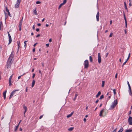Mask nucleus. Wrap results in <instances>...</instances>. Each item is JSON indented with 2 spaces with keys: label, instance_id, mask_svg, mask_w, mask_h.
I'll return each instance as SVG.
<instances>
[{
  "label": "nucleus",
  "instance_id": "obj_1",
  "mask_svg": "<svg viewBox=\"0 0 132 132\" xmlns=\"http://www.w3.org/2000/svg\"><path fill=\"white\" fill-rule=\"evenodd\" d=\"M118 103L117 100H115L112 103V105L110 106L109 110H112L114 109V107L116 106Z\"/></svg>",
  "mask_w": 132,
  "mask_h": 132
},
{
  "label": "nucleus",
  "instance_id": "obj_2",
  "mask_svg": "<svg viewBox=\"0 0 132 132\" xmlns=\"http://www.w3.org/2000/svg\"><path fill=\"white\" fill-rule=\"evenodd\" d=\"M85 68H87L89 66V62L87 60H85L84 62Z\"/></svg>",
  "mask_w": 132,
  "mask_h": 132
},
{
  "label": "nucleus",
  "instance_id": "obj_3",
  "mask_svg": "<svg viewBox=\"0 0 132 132\" xmlns=\"http://www.w3.org/2000/svg\"><path fill=\"white\" fill-rule=\"evenodd\" d=\"M21 0H17L16 3L15 5V8H18L20 4Z\"/></svg>",
  "mask_w": 132,
  "mask_h": 132
},
{
  "label": "nucleus",
  "instance_id": "obj_4",
  "mask_svg": "<svg viewBox=\"0 0 132 132\" xmlns=\"http://www.w3.org/2000/svg\"><path fill=\"white\" fill-rule=\"evenodd\" d=\"M13 54L12 53L10 55V56L8 59V61H10V62H11V61H12V59H13Z\"/></svg>",
  "mask_w": 132,
  "mask_h": 132
},
{
  "label": "nucleus",
  "instance_id": "obj_5",
  "mask_svg": "<svg viewBox=\"0 0 132 132\" xmlns=\"http://www.w3.org/2000/svg\"><path fill=\"white\" fill-rule=\"evenodd\" d=\"M132 118L131 117H129L128 119V122L129 124L131 125H132Z\"/></svg>",
  "mask_w": 132,
  "mask_h": 132
},
{
  "label": "nucleus",
  "instance_id": "obj_6",
  "mask_svg": "<svg viewBox=\"0 0 132 132\" xmlns=\"http://www.w3.org/2000/svg\"><path fill=\"white\" fill-rule=\"evenodd\" d=\"M98 62L99 63H101V58L100 54L99 53H98Z\"/></svg>",
  "mask_w": 132,
  "mask_h": 132
},
{
  "label": "nucleus",
  "instance_id": "obj_7",
  "mask_svg": "<svg viewBox=\"0 0 132 132\" xmlns=\"http://www.w3.org/2000/svg\"><path fill=\"white\" fill-rule=\"evenodd\" d=\"M19 90H14L13 92H12L9 98V99H10L13 95L15 93V92L16 91H18Z\"/></svg>",
  "mask_w": 132,
  "mask_h": 132
},
{
  "label": "nucleus",
  "instance_id": "obj_8",
  "mask_svg": "<svg viewBox=\"0 0 132 132\" xmlns=\"http://www.w3.org/2000/svg\"><path fill=\"white\" fill-rule=\"evenodd\" d=\"M12 62V61H11V62L10 61H9L8 60L7 61V68H8L9 67H10L11 66V63Z\"/></svg>",
  "mask_w": 132,
  "mask_h": 132
},
{
  "label": "nucleus",
  "instance_id": "obj_9",
  "mask_svg": "<svg viewBox=\"0 0 132 132\" xmlns=\"http://www.w3.org/2000/svg\"><path fill=\"white\" fill-rule=\"evenodd\" d=\"M130 55V53H129V54L128 56V57L127 59L126 60V61H125V62L123 63V65L122 66V67H123V65L125 64L127 62V61L128 60V59H129V58Z\"/></svg>",
  "mask_w": 132,
  "mask_h": 132
},
{
  "label": "nucleus",
  "instance_id": "obj_10",
  "mask_svg": "<svg viewBox=\"0 0 132 132\" xmlns=\"http://www.w3.org/2000/svg\"><path fill=\"white\" fill-rule=\"evenodd\" d=\"M23 107L24 109V115L25 113L27 111V107L24 104L23 105Z\"/></svg>",
  "mask_w": 132,
  "mask_h": 132
},
{
  "label": "nucleus",
  "instance_id": "obj_11",
  "mask_svg": "<svg viewBox=\"0 0 132 132\" xmlns=\"http://www.w3.org/2000/svg\"><path fill=\"white\" fill-rule=\"evenodd\" d=\"M99 12H98L97 13V15H96V18L97 21H98L99 20Z\"/></svg>",
  "mask_w": 132,
  "mask_h": 132
},
{
  "label": "nucleus",
  "instance_id": "obj_12",
  "mask_svg": "<svg viewBox=\"0 0 132 132\" xmlns=\"http://www.w3.org/2000/svg\"><path fill=\"white\" fill-rule=\"evenodd\" d=\"M23 18H22V19L20 21V22L19 23V27H21V26H22V21H23Z\"/></svg>",
  "mask_w": 132,
  "mask_h": 132
},
{
  "label": "nucleus",
  "instance_id": "obj_13",
  "mask_svg": "<svg viewBox=\"0 0 132 132\" xmlns=\"http://www.w3.org/2000/svg\"><path fill=\"white\" fill-rule=\"evenodd\" d=\"M33 12L34 13V14L36 15H37V12L36 11V8L33 11Z\"/></svg>",
  "mask_w": 132,
  "mask_h": 132
},
{
  "label": "nucleus",
  "instance_id": "obj_14",
  "mask_svg": "<svg viewBox=\"0 0 132 132\" xmlns=\"http://www.w3.org/2000/svg\"><path fill=\"white\" fill-rule=\"evenodd\" d=\"M9 44H10L12 42V38L11 36L9 37Z\"/></svg>",
  "mask_w": 132,
  "mask_h": 132
},
{
  "label": "nucleus",
  "instance_id": "obj_15",
  "mask_svg": "<svg viewBox=\"0 0 132 132\" xmlns=\"http://www.w3.org/2000/svg\"><path fill=\"white\" fill-rule=\"evenodd\" d=\"M104 109H103L101 111L99 114V116H102V113L104 111Z\"/></svg>",
  "mask_w": 132,
  "mask_h": 132
},
{
  "label": "nucleus",
  "instance_id": "obj_16",
  "mask_svg": "<svg viewBox=\"0 0 132 132\" xmlns=\"http://www.w3.org/2000/svg\"><path fill=\"white\" fill-rule=\"evenodd\" d=\"M73 112H72L70 114H69L67 116V117L68 118H69L70 117L72 116V115L73 114Z\"/></svg>",
  "mask_w": 132,
  "mask_h": 132
},
{
  "label": "nucleus",
  "instance_id": "obj_17",
  "mask_svg": "<svg viewBox=\"0 0 132 132\" xmlns=\"http://www.w3.org/2000/svg\"><path fill=\"white\" fill-rule=\"evenodd\" d=\"M35 81L34 80H33L32 81V87H33L35 85Z\"/></svg>",
  "mask_w": 132,
  "mask_h": 132
},
{
  "label": "nucleus",
  "instance_id": "obj_18",
  "mask_svg": "<svg viewBox=\"0 0 132 132\" xmlns=\"http://www.w3.org/2000/svg\"><path fill=\"white\" fill-rule=\"evenodd\" d=\"M124 6H125V9L127 11H128V9L127 7V6L126 5V3L125 2H124Z\"/></svg>",
  "mask_w": 132,
  "mask_h": 132
},
{
  "label": "nucleus",
  "instance_id": "obj_19",
  "mask_svg": "<svg viewBox=\"0 0 132 132\" xmlns=\"http://www.w3.org/2000/svg\"><path fill=\"white\" fill-rule=\"evenodd\" d=\"M101 92L100 91H99L98 92V93L96 95V97H98L101 94Z\"/></svg>",
  "mask_w": 132,
  "mask_h": 132
},
{
  "label": "nucleus",
  "instance_id": "obj_20",
  "mask_svg": "<svg viewBox=\"0 0 132 132\" xmlns=\"http://www.w3.org/2000/svg\"><path fill=\"white\" fill-rule=\"evenodd\" d=\"M73 129H74L73 127H70L68 129V130L69 131H72L73 130Z\"/></svg>",
  "mask_w": 132,
  "mask_h": 132
},
{
  "label": "nucleus",
  "instance_id": "obj_21",
  "mask_svg": "<svg viewBox=\"0 0 132 132\" xmlns=\"http://www.w3.org/2000/svg\"><path fill=\"white\" fill-rule=\"evenodd\" d=\"M17 43L18 46V49L20 47V41H18L17 42Z\"/></svg>",
  "mask_w": 132,
  "mask_h": 132
},
{
  "label": "nucleus",
  "instance_id": "obj_22",
  "mask_svg": "<svg viewBox=\"0 0 132 132\" xmlns=\"http://www.w3.org/2000/svg\"><path fill=\"white\" fill-rule=\"evenodd\" d=\"M19 126L18 125L17 126H16L14 130V131H16L18 129V128Z\"/></svg>",
  "mask_w": 132,
  "mask_h": 132
},
{
  "label": "nucleus",
  "instance_id": "obj_23",
  "mask_svg": "<svg viewBox=\"0 0 132 132\" xmlns=\"http://www.w3.org/2000/svg\"><path fill=\"white\" fill-rule=\"evenodd\" d=\"M89 59L90 62H92L93 61V60L92 57L91 56H89Z\"/></svg>",
  "mask_w": 132,
  "mask_h": 132
},
{
  "label": "nucleus",
  "instance_id": "obj_24",
  "mask_svg": "<svg viewBox=\"0 0 132 132\" xmlns=\"http://www.w3.org/2000/svg\"><path fill=\"white\" fill-rule=\"evenodd\" d=\"M105 83V81H102V87H103L104 86Z\"/></svg>",
  "mask_w": 132,
  "mask_h": 132
},
{
  "label": "nucleus",
  "instance_id": "obj_25",
  "mask_svg": "<svg viewBox=\"0 0 132 132\" xmlns=\"http://www.w3.org/2000/svg\"><path fill=\"white\" fill-rule=\"evenodd\" d=\"M129 93L130 95H132V92L131 89H129Z\"/></svg>",
  "mask_w": 132,
  "mask_h": 132
},
{
  "label": "nucleus",
  "instance_id": "obj_26",
  "mask_svg": "<svg viewBox=\"0 0 132 132\" xmlns=\"http://www.w3.org/2000/svg\"><path fill=\"white\" fill-rule=\"evenodd\" d=\"M131 129H128L125 132H131L132 130Z\"/></svg>",
  "mask_w": 132,
  "mask_h": 132
},
{
  "label": "nucleus",
  "instance_id": "obj_27",
  "mask_svg": "<svg viewBox=\"0 0 132 132\" xmlns=\"http://www.w3.org/2000/svg\"><path fill=\"white\" fill-rule=\"evenodd\" d=\"M6 90H5L3 93V96H6Z\"/></svg>",
  "mask_w": 132,
  "mask_h": 132
},
{
  "label": "nucleus",
  "instance_id": "obj_28",
  "mask_svg": "<svg viewBox=\"0 0 132 132\" xmlns=\"http://www.w3.org/2000/svg\"><path fill=\"white\" fill-rule=\"evenodd\" d=\"M27 41H25L24 42V47H26L27 46V44H26V43L27 42Z\"/></svg>",
  "mask_w": 132,
  "mask_h": 132
},
{
  "label": "nucleus",
  "instance_id": "obj_29",
  "mask_svg": "<svg viewBox=\"0 0 132 132\" xmlns=\"http://www.w3.org/2000/svg\"><path fill=\"white\" fill-rule=\"evenodd\" d=\"M63 5V4H62V3H61V4L59 5V8H58V9H60V8L62 7V6Z\"/></svg>",
  "mask_w": 132,
  "mask_h": 132
},
{
  "label": "nucleus",
  "instance_id": "obj_30",
  "mask_svg": "<svg viewBox=\"0 0 132 132\" xmlns=\"http://www.w3.org/2000/svg\"><path fill=\"white\" fill-rule=\"evenodd\" d=\"M78 96V94H75V97L74 98L73 100L74 101H75V100L76 99V97H77V96Z\"/></svg>",
  "mask_w": 132,
  "mask_h": 132
},
{
  "label": "nucleus",
  "instance_id": "obj_31",
  "mask_svg": "<svg viewBox=\"0 0 132 132\" xmlns=\"http://www.w3.org/2000/svg\"><path fill=\"white\" fill-rule=\"evenodd\" d=\"M104 98V95H101V96H100V99L101 100L102 98Z\"/></svg>",
  "mask_w": 132,
  "mask_h": 132
},
{
  "label": "nucleus",
  "instance_id": "obj_32",
  "mask_svg": "<svg viewBox=\"0 0 132 132\" xmlns=\"http://www.w3.org/2000/svg\"><path fill=\"white\" fill-rule=\"evenodd\" d=\"M13 74L10 77V78H9V81H11V80L12 79V76H13Z\"/></svg>",
  "mask_w": 132,
  "mask_h": 132
},
{
  "label": "nucleus",
  "instance_id": "obj_33",
  "mask_svg": "<svg viewBox=\"0 0 132 132\" xmlns=\"http://www.w3.org/2000/svg\"><path fill=\"white\" fill-rule=\"evenodd\" d=\"M2 25V21H0V29H1V27Z\"/></svg>",
  "mask_w": 132,
  "mask_h": 132
},
{
  "label": "nucleus",
  "instance_id": "obj_34",
  "mask_svg": "<svg viewBox=\"0 0 132 132\" xmlns=\"http://www.w3.org/2000/svg\"><path fill=\"white\" fill-rule=\"evenodd\" d=\"M67 2V0H64L63 3H62L63 5L65 4Z\"/></svg>",
  "mask_w": 132,
  "mask_h": 132
},
{
  "label": "nucleus",
  "instance_id": "obj_35",
  "mask_svg": "<svg viewBox=\"0 0 132 132\" xmlns=\"http://www.w3.org/2000/svg\"><path fill=\"white\" fill-rule=\"evenodd\" d=\"M114 95H115L116 94V90L115 89H114L113 90Z\"/></svg>",
  "mask_w": 132,
  "mask_h": 132
},
{
  "label": "nucleus",
  "instance_id": "obj_36",
  "mask_svg": "<svg viewBox=\"0 0 132 132\" xmlns=\"http://www.w3.org/2000/svg\"><path fill=\"white\" fill-rule=\"evenodd\" d=\"M113 35V33L111 32L110 33V35L109 36V37H112V36Z\"/></svg>",
  "mask_w": 132,
  "mask_h": 132
},
{
  "label": "nucleus",
  "instance_id": "obj_37",
  "mask_svg": "<svg viewBox=\"0 0 132 132\" xmlns=\"http://www.w3.org/2000/svg\"><path fill=\"white\" fill-rule=\"evenodd\" d=\"M6 12L7 13H8L9 11V10L8 9L7 7H6Z\"/></svg>",
  "mask_w": 132,
  "mask_h": 132
},
{
  "label": "nucleus",
  "instance_id": "obj_38",
  "mask_svg": "<svg viewBox=\"0 0 132 132\" xmlns=\"http://www.w3.org/2000/svg\"><path fill=\"white\" fill-rule=\"evenodd\" d=\"M4 13H5V20H6V19L7 18V16H6V13L5 12V11H4Z\"/></svg>",
  "mask_w": 132,
  "mask_h": 132
},
{
  "label": "nucleus",
  "instance_id": "obj_39",
  "mask_svg": "<svg viewBox=\"0 0 132 132\" xmlns=\"http://www.w3.org/2000/svg\"><path fill=\"white\" fill-rule=\"evenodd\" d=\"M9 86H11L12 85V84H11V81H9Z\"/></svg>",
  "mask_w": 132,
  "mask_h": 132
},
{
  "label": "nucleus",
  "instance_id": "obj_40",
  "mask_svg": "<svg viewBox=\"0 0 132 132\" xmlns=\"http://www.w3.org/2000/svg\"><path fill=\"white\" fill-rule=\"evenodd\" d=\"M40 3V2L39 1H37L36 2V4H39Z\"/></svg>",
  "mask_w": 132,
  "mask_h": 132
},
{
  "label": "nucleus",
  "instance_id": "obj_41",
  "mask_svg": "<svg viewBox=\"0 0 132 132\" xmlns=\"http://www.w3.org/2000/svg\"><path fill=\"white\" fill-rule=\"evenodd\" d=\"M8 13V15L10 17H11V15L9 12Z\"/></svg>",
  "mask_w": 132,
  "mask_h": 132
},
{
  "label": "nucleus",
  "instance_id": "obj_42",
  "mask_svg": "<svg viewBox=\"0 0 132 132\" xmlns=\"http://www.w3.org/2000/svg\"><path fill=\"white\" fill-rule=\"evenodd\" d=\"M124 19L125 20V22L126 23L127 22V21L126 17H125V18H124Z\"/></svg>",
  "mask_w": 132,
  "mask_h": 132
},
{
  "label": "nucleus",
  "instance_id": "obj_43",
  "mask_svg": "<svg viewBox=\"0 0 132 132\" xmlns=\"http://www.w3.org/2000/svg\"><path fill=\"white\" fill-rule=\"evenodd\" d=\"M23 75H24V74H23V75H21V76H19L18 77V79H20V78H21V76H22Z\"/></svg>",
  "mask_w": 132,
  "mask_h": 132
},
{
  "label": "nucleus",
  "instance_id": "obj_44",
  "mask_svg": "<svg viewBox=\"0 0 132 132\" xmlns=\"http://www.w3.org/2000/svg\"><path fill=\"white\" fill-rule=\"evenodd\" d=\"M35 74L34 73L33 74V76H32V78H34V77H35Z\"/></svg>",
  "mask_w": 132,
  "mask_h": 132
},
{
  "label": "nucleus",
  "instance_id": "obj_45",
  "mask_svg": "<svg viewBox=\"0 0 132 132\" xmlns=\"http://www.w3.org/2000/svg\"><path fill=\"white\" fill-rule=\"evenodd\" d=\"M128 85V87H129V89H131V87H130V84H129V85Z\"/></svg>",
  "mask_w": 132,
  "mask_h": 132
},
{
  "label": "nucleus",
  "instance_id": "obj_46",
  "mask_svg": "<svg viewBox=\"0 0 132 132\" xmlns=\"http://www.w3.org/2000/svg\"><path fill=\"white\" fill-rule=\"evenodd\" d=\"M43 115H42V116H41L40 117H39V119H41L42 118V117H43Z\"/></svg>",
  "mask_w": 132,
  "mask_h": 132
},
{
  "label": "nucleus",
  "instance_id": "obj_47",
  "mask_svg": "<svg viewBox=\"0 0 132 132\" xmlns=\"http://www.w3.org/2000/svg\"><path fill=\"white\" fill-rule=\"evenodd\" d=\"M125 27L126 28H127V22L126 23H125Z\"/></svg>",
  "mask_w": 132,
  "mask_h": 132
},
{
  "label": "nucleus",
  "instance_id": "obj_48",
  "mask_svg": "<svg viewBox=\"0 0 132 132\" xmlns=\"http://www.w3.org/2000/svg\"><path fill=\"white\" fill-rule=\"evenodd\" d=\"M99 101V100L98 99H97L96 101H95V103H97Z\"/></svg>",
  "mask_w": 132,
  "mask_h": 132
},
{
  "label": "nucleus",
  "instance_id": "obj_49",
  "mask_svg": "<svg viewBox=\"0 0 132 132\" xmlns=\"http://www.w3.org/2000/svg\"><path fill=\"white\" fill-rule=\"evenodd\" d=\"M39 28H37L36 29V31L37 32H38V31H39Z\"/></svg>",
  "mask_w": 132,
  "mask_h": 132
},
{
  "label": "nucleus",
  "instance_id": "obj_50",
  "mask_svg": "<svg viewBox=\"0 0 132 132\" xmlns=\"http://www.w3.org/2000/svg\"><path fill=\"white\" fill-rule=\"evenodd\" d=\"M117 73H116L115 76V78H117Z\"/></svg>",
  "mask_w": 132,
  "mask_h": 132
},
{
  "label": "nucleus",
  "instance_id": "obj_51",
  "mask_svg": "<svg viewBox=\"0 0 132 132\" xmlns=\"http://www.w3.org/2000/svg\"><path fill=\"white\" fill-rule=\"evenodd\" d=\"M117 129V128L116 129H115L112 132H116Z\"/></svg>",
  "mask_w": 132,
  "mask_h": 132
},
{
  "label": "nucleus",
  "instance_id": "obj_52",
  "mask_svg": "<svg viewBox=\"0 0 132 132\" xmlns=\"http://www.w3.org/2000/svg\"><path fill=\"white\" fill-rule=\"evenodd\" d=\"M19 31L21 30V27H19Z\"/></svg>",
  "mask_w": 132,
  "mask_h": 132
},
{
  "label": "nucleus",
  "instance_id": "obj_53",
  "mask_svg": "<svg viewBox=\"0 0 132 132\" xmlns=\"http://www.w3.org/2000/svg\"><path fill=\"white\" fill-rule=\"evenodd\" d=\"M49 45L48 44H46V46L47 47H48L49 46Z\"/></svg>",
  "mask_w": 132,
  "mask_h": 132
},
{
  "label": "nucleus",
  "instance_id": "obj_54",
  "mask_svg": "<svg viewBox=\"0 0 132 132\" xmlns=\"http://www.w3.org/2000/svg\"><path fill=\"white\" fill-rule=\"evenodd\" d=\"M129 6H131L132 5H131V3H129Z\"/></svg>",
  "mask_w": 132,
  "mask_h": 132
},
{
  "label": "nucleus",
  "instance_id": "obj_55",
  "mask_svg": "<svg viewBox=\"0 0 132 132\" xmlns=\"http://www.w3.org/2000/svg\"><path fill=\"white\" fill-rule=\"evenodd\" d=\"M49 41L50 42H52V39H49Z\"/></svg>",
  "mask_w": 132,
  "mask_h": 132
},
{
  "label": "nucleus",
  "instance_id": "obj_56",
  "mask_svg": "<svg viewBox=\"0 0 132 132\" xmlns=\"http://www.w3.org/2000/svg\"><path fill=\"white\" fill-rule=\"evenodd\" d=\"M21 121H22V120H20V121H19V123H18V125L19 126V125L20 123L21 122Z\"/></svg>",
  "mask_w": 132,
  "mask_h": 132
},
{
  "label": "nucleus",
  "instance_id": "obj_57",
  "mask_svg": "<svg viewBox=\"0 0 132 132\" xmlns=\"http://www.w3.org/2000/svg\"><path fill=\"white\" fill-rule=\"evenodd\" d=\"M84 121L85 122L86 121V119L85 118H84Z\"/></svg>",
  "mask_w": 132,
  "mask_h": 132
},
{
  "label": "nucleus",
  "instance_id": "obj_58",
  "mask_svg": "<svg viewBox=\"0 0 132 132\" xmlns=\"http://www.w3.org/2000/svg\"><path fill=\"white\" fill-rule=\"evenodd\" d=\"M131 113V111H130L129 112V114L128 115H129Z\"/></svg>",
  "mask_w": 132,
  "mask_h": 132
},
{
  "label": "nucleus",
  "instance_id": "obj_59",
  "mask_svg": "<svg viewBox=\"0 0 132 132\" xmlns=\"http://www.w3.org/2000/svg\"><path fill=\"white\" fill-rule=\"evenodd\" d=\"M37 25L39 26H41V24L40 23H38L37 24Z\"/></svg>",
  "mask_w": 132,
  "mask_h": 132
},
{
  "label": "nucleus",
  "instance_id": "obj_60",
  "mask_svg": "<svg viewBox=\"0 0 132 132\" xmlns=\"http://www.w3.org/2000/svg\"><path fill=\"white\" fill-rule=\"evenodd\" d=\"M27 88H28V87H26V92H27V90H28Z\"/></svg>",
  "mask_w": 132,
  "mask_h": 132
},
{
  "label": "nucleus",
  "instance_id": "obj_61",
  "mask_svg": "<svg viewBox=\"0 0 132 132\" xmlns=\"http://www.w3.org/2000/svg\"><path fill=\"white\" fill-rule=\"evenodd\" d=\"M35 51V48H34V49H33L32 50V51L33 52H34Z\"/></svg>",
  "mask_w": 132,
  "mask_h": 132
},
{
  "label": "nucleus",
  "instance_id": "obj_62",
  "mask_svg": "<svg viewBox=\"0 0 132 132\" xmlns=\"http://www.w3.org/2000/svg\"><path fill=\"white\" fill-rule=\"evenodd\" d=\"M40 36V35L39 34H38L37 35V36H36V37H39Z\"/></svg>",
  "mask_w": 132,
  "mask_h": 132
},
{
  "label": "nucleus",
  "instance_id": "obj_63",
  "mask_svg": "<svg viewBox=\"0 0 132 132\" xmlns=\"http://www.w3.org/2000/svg\"><path fill=\"white\" fill-rule=\"evenodd\" d=\"M35 27L34 25L32 27V28L34 30L35 29Z\"/></svg>",
  "mask_w": 132,
  "mask_h": 132
},
{
  "label": "nucleus",
  "instance_id": "obj_64",
  "mask_svg": "<svg viewBox=\"0 0 132 132\" xmlns=\"http://www.w3.org/2000/svg\"><path fill=\"white\" fill-rule=\"evenodd\" d=\"M45 19L44 18V19H43L42 20V21L43 22L44 21V20H45Z\"/></svg>",
  "mask_w": 132,
  "mask_h": 132
}]
</instances>
